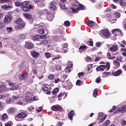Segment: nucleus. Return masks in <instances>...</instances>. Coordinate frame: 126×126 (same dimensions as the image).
Listing matches in <instances>:
<instances>
[{"mask_svg": "<svg viewBox=\"0 0 126 126\" xmlns=\"http://www.w3.org/2000/svg\"><path fill=\"white\" fill-rule=\"evenodd\" d=\"M48 44V40H43L41 42H40L38 45L39 46H44V45H47Z\"/></svg>", "mask_w": 126, "mask_h": 126, "instance_id": "nucleus-30", "label": "nucleus"}, {"mask_svg": "<svg viewBox=\"0 0 126 126\" xmlns=\"http://www.w3.org/2000/svg\"><path fill=\"white\" fill-rule=\"evenodd\" d=\"M42 90L44 92H46V91H48V90H49V88H48L47 86H44L42 88Z\"/></svg>", "mask_w": 126, "mask_h": 126, "instance_id": "nucleus-49", "label": "nucleus"}, {"mask_svg": "<svg viewBox=\"0 0 126 126\" xmlns=\"http://www.w3.org/2000/svg\"><path fill=\"white\" fill-rule=\"evenodd\" d=\"M6 31H7V32H8V33H10L11 32H12V31H13V29H12V28H11V27H7L6 28Z\"/></svg>", "mask_w": 126, "mask_h": 126, "instance_id": "nucleus-32", "label": "nucleus"}, {"mask_svg": "<svg viewBox=\"0 0 126 126\" xmlns=\"http://www.w3.org/2000/svg\"><path fill=\"white\" fill-rule=\"evenodd\" d=\"M51 110L55 112H58V111H60V110H62V106L59 104H57L52 106Z\"/></svg>", "mask_w": 126, "mask_h": 126, "instance_id": "nucleus-10", "label": "nucleus"}, {"mask_svg": "<svg viewBox=\"0 0 126 126\" xmlns=\"http://www.w3.org/2000/svg\"><path fill=\"white\" fill-rule=\"evenodd\" d=\"M57 3L54 1H52L50 3L49 8L50 10H56L57 9Z\"/></svg>", "mask_w": 126, "mask_h": 126, "instance_id": "nucleus-11", "label": "nucleus"}, {"mask_svg": "<svg viewBox=\"0 0 126 126\" xmlns=\"http://www.w3.org/2000/svg\"><path fill=\"white\" fill-rule=\"evenodd\" d=\"M84 74V72H81L78 74V77H80V76H82Z\"/></svg>", "mask_w": 126, "mask_h": 126, "instance_id": "nucleus-60", "label": "nucleus"}, {"mask_svg": "<svg viewBox=\"0 0 126 126\" xmlns=\"http://www.w3.org/2000/svg\"><path fill=\"white\" fill-rule=\"evenodd\" d=\"M122 108L119 107L116 111H115L114 113H120V112H122Z\"/></svg>", "mask_w": 126, "mask_h": 126, "instance_id": "nucleus-61", "label": "nucleus"}, {"mask_svg": "<svg viewBox=\"0 0 126 126\" xmlns=\"http://www.w3.org/2000/svg\"><path fill=\"white\" fill-rule=\"evenodd\" d=\"M82 82H81V80H78L76 83V85H79L80 83H81Z\"/></svg>", "mask_w": 126, "mask_h": 126, "instance_id": "nucleus-63", "label": "nucleus"}, {"mask_svg": "<svg viewBox=\"0 0 126 126\" xmlns=\"http://www.w3.org/2000/svg\"><path fill=\"white\" fill-rule=\"evenodd\" d=\"M32 101H37V100H39V98H38V96H34L32 98Z\"/></svg>", "mask_w": 126, "mask_h": 126, "instance_id": "nucleus-52", "label": "nucleus"}, {"mask_svg": "<svg viewBox=\"0 0 126 126\" xmlns=\"http://www.w3.org/2000/svg\"><path fill=\"white\" fill-rule=\"evenodd\" d=\"M79 49L80 53H82V52H84L86 49H87V46L86 45H82L81 46Z\"/></svg>", "mask_w": 126, "mask_h": 126, "instance_id": "nucleus-22", "label": "nucleus"}, {"mask_svg": "<svg viewBox=\"0 0 126 126\" xmlns=\"http://www.w3.org/2000/svg\"><path fill=\"white\" fill-rule=\"evenodd\" d=\"M71 66H72V63H71V62H69L68 63V66L67 67V68H71Z\"/></svg>", "mask_w": 126, "mask_h": 126, "instance_id": "nucleus-56", "label": "nucleus"}, {"mask_svg": "<svg viewBox=\"0 0 126 126\" xmlns=\"http://www.w3.org/2000/svg\"><path fill=\"white\" fill-rule=\"evenodd\" d=\"M31 55L33 58H35V59L39 58L40 56V53L34 50L32 51Z\"/></svg>", "mask_w": 126, "mask_h": 126, "instance_id": "nucleus-13", "label": "nucleus"}, {"mask_svg": "<svg viewBox=\"0 0 126 126\" xmlns=\"http://www.w3.org/2000/svg\"><path fill=\"white\" fill-rule=\"evenodd\" d=\"M43 110V108L42 107H39L36 108L37 112H40L41 111Z\"/></svg>", "mask_w": 126, "mask_h": 126, "instance_id": "nucleus-53", "label": "nucleus"}, {"mask_svg": "<svg viewBox=\"0 0 126 126\" xmlns=\"http://www.w3.org/2000/svg\"><path fill=\"white\" fill-rule=\"evenodd\" d=\"M105 66H106V70H109V68H110V63L109 62H107L106 65Z\"/></svg>", "mask_w": 126, "mask_h": 126, "instance_id": "nucleus-51", "label": "nucleus"}, {"mask_svg": "<svg viewBox=\"0 0 126 126\" xmlns=\"http://www.w3.org/2000/svg\"><path fill=\"white\" fill-rule=\"evenodd\" d=\"M97 89H94V93H93V96L94 97V98H96L97 97Z\"/></svg>", "mask_w": 126, "mask_h": 126, "instance_id": "nucleus-43", "label": "nucleus"}, {"mask_svg": "<svg viewBox=\"0 0 126 126\" xmlns=\"http://www.w3.org/2000/svg\"><path fill=\"white\" fill-rule=\"evenodd\" d=\"M86 62H91L92 59L91 58H90V57H87L86 59Z\"/></svg>", "mask_w": 126, "mask_h": 126, "instance_id": "nucleus-58", "label": "nucleus"}, {"mask_svg": "<svg viewBox=\"0 0 126 126\" xmlns=\"http://www.w3.org/2000/svg\"><path fill=\"white\" fill-rule=\"evenodd\" d=\"M49 79H50V80H53V79H55V75H50L48 76Z\"/></svg>", "mask_w": 126, "mask_h": 126, "instance_id": "nucleus-48", "label": "nucleus"}, {"mask_svg": "<svg viewBox=\"0 0 126 126\" xmlns=\"http://www.w3.org/2000/svg\"><path fill=\"white\" fill-rule=\"evenodd\" d=\"M22 9L25 12H28L30 11L32 8V6L29 4V1H25L22 3Z\"/></svg>", "mask_w": 126, "mask_h": 126, "instance_id": "nucleus-3", "label": "nucleus"}, {"mask_svg": "<svg viewBox=\"0 0 126 126\" xmlns=\"http://www.w3.org/2000/svg\"><path fill=\"white\" fill-rule=\"evenodd\" d=\"M112 34H114L115 36H120V37H123V32L119 29H114L112 31Z\"/></svg>", "mask_w": 126, "mask_h": 126, "instance_id": "nucleus-6", "label": "nucleus"}, {"mask_svg": "<svg viewBox=\"0 0 126 126\" xmlns=\"http://www.w3.org/2000/svg\"><path fill=\"white\" fill-rule=\"evenodd\" d=\"M34 26H38V27H42L44 28L45 27V25L44 24H39V25H35Z\"/></svg>", "mask_w": 126, "mask_h": 126, "instance_id": "nucleus-50", "label": "nucleus"}, {"mask_svg": "<svg viewBox=\"0 0 126 126\" xmlns=\"http://www.w3.org/2000/svg\"><path fill=\"white\" fill-rule=\"evenodd\" d=\"M74 110L71 111L69 113H68V118L70 119V120H73V116H74Z\"/></svg>", "mask_w": 126, "mask_h": 126, "instance_id": "nucleus-18", "label": "nucleus"}, {"mask_svg": "<svg viewBox=\"0 0 126 126\" xmlns=\"http://www.w3.org/2000/svg\"><path fill=\"white\" fill-rule=\"evenodd\" d=\"M119 2L120 3V5L121 6H125L126 4V0H121L119 1Z\"/></svg>", "mask_w": 126, "mask_h": 126, "instance_id": "nucleus-31", "label": "nucleus"}, {"mask_svg": "<svg viewBox=\"0 0 126 126\" xmlns=\"http://www.w3.org/2000/svg\"><path fill=\"white\" fill-rule=\"evenodd\" d=\"M15 6H17V7L20 6V5L21 6H22V3H21V2H19V1L16 2L15 3Z\"/></svg>", "mask_w": 126, "mask_h": 126, "instance_id": "nucleus-41", "label": "nucleus"}, {"mask_svg": "<svg viewBox=\"0 0 126 126\" xmlns=\"http://www.w3.org/2000/svg\"><path fill=\"white\" fill-rule=\"evenodd\" d=\"M27 76H25L23 74L21 75V76H20V78L21 79H22V80H26L27 79Z\"/></svg>", "mask_w": 126, "mask_h": 126, "instance_id": "nucleus-38", "label": "nucleus"}, {"mask_svg": "<svg viewBox=\"0 0 126 126\" xmlns=\"http://www.w3.org/2000/svg\"><path fill=\"white\" fill-rule=\"evenodd\" d=\"M54 40L57 42H61V41H63V37L59 36H55L54 37Z\"/></svg>", "mask_w": 126, "mask_h": 126, "instance_id": "nucleus-26", "label": "nucleus"}, {"mask_svg": "<svg viewBox=\"0 0 126 126\" xmlns=\"http://www.w3.org/2000/svg\"><path fill=\"white\" fill-rule=\"evenodd\" d=\"M102 34L106 38H110L111 36V33H110V31L109 30H103L102 31Z\"/></svg>", "mask_w": 126, "mask_h": 126, "instance_id": "nucleus-9", "label": "nucleus"}, {"mask_svg": "<svg viewBox=\"0 0 126 126\" xmlns=\"http://www.w3.org/2000/svg\"><path fill=\"white\" fill-rule=\"evenodd\" d=\"M85 8V7L84 5L81 4H80L79 6L72 4L71 7V9H72V11L73 13H78V12H79V9L80 10H84Z\"/></svg>", "mask_w": 126, "mask_h": 126, "instance_id": "nucleus-2", "label": "nucleus"}, {"mask_svg": "<svg viewBox=\"0 0 126 126\" xmlns=\"http://www.w3.org/2000/svg\"><path fill=\"white\" fill-rule=\"evenodd\" d=\"M64 25L66 27H69L70 26V22L68 21H66L64 22Z\"/></svg>", "mask_w": 126, "mask_h": 126, "instance_id": "nucleus-34", "label": "nucleus"}, {"mask_svg": "<svg viewBox=\"0 0 126 126\" xmlns=\"http://www.w3.org/2000/svg\"><path fill=\"white\" fill-rule=\"evenodd\" d=\"M121 50L124 52V53H122L123 56L126 57V49H125L124 48H122L121 49Z\"/></svg>", "mask_w": 126, "mask_h": 126, "instance_id": "nucleus-46", "label": "nucleus"}, {"mask_svg": "<svg viewBox=\"0 0 126 126\" xmlns=\"http://www.w3.org/2000/svg\"><path fill=\"white\" fill-rule=\"evenodd\" d=\"M115 110H117V107L114 106L113 108L109 111V113H112V112H114Z\"/></svg>", "mask_w": 126, "mask_h": 126, "instance_id": "nucleus-54", "label": "nucleus"}, {"mask_svg": "<svg viewBox=\"0 0 126 126\" xmlns=\"http://www.w3.org/2000/svg\"><path fill=\"white\" fill-rule=\"evenodd\" d=\"M25 47L26 49H32V48L34 47V44L31 42H27L26 43Z\"/></svg>", "mask_w": 126, "mask_h": 126, "instance_id": "nucleus-16", "label": "nucleus"}, {"mask_svg": "<svg viewBox=\"0 0 126 126\" xmlns=\"http://www.w3.org/2000/svg\"><path fill=\"white\" fill-rule=\"evenodd\" d=\"M25 100L27 103H31V100H32V97L30 96H26Z\"/></svg>", "mask_w": 126, "mask_h": 126, "instance_id": "nucleus-25", "label": "nucleus"}, {"mask_svg": "<svg viewBox=\"0 0 126 126\" xmlns=\"http://www.w3.org/2000/svg\"><path fill=\"white\" fill-rule=\"evenodd\" d=\"M115 17H116V18H119V17H121V14L120 13L118 12H116L114 14Z\"/></svg>", "mask_w": 126, "mask_h": 126, "instance_id": "nucleus-47", "label": "nucleus"}, {"mask_svg": "<svg viewBox=\"0 0 126 126\" xmlns=\"http://www.w3.org/2000/svg\"><path fill=\"white\" fill-rule=\"evenodd\" d=\"M113 63L114 65H116V66H118V67L121 65V64L120 63V62H119V61L118 60H114Z\"/></svg>", "mask_w": 126, "mask_h": 126, "instance_id": "nucleus-29", "label": "nucleus"}, {"mask_svg": "<svg viewBox=\"0 0 126 126\" xmlns=\"http://www.w3.org/2000/svg\"><path fill=\"white\" fill-rule=\"evenodd\" d=\"M7 83H8L9 86H11V87L9 88L10 90H16V89H18L19 88V86H18L17 84L12 83L9 81H7Z\"/></svg>", "mask_w": 126, "mask_h": 126, "instance_id": "nucleus-4", "label": "nucleus"}, {"mask_svg": "<svg viewBox=\"0 0 126 126\" xmlns=\"http://www.w3.org/2000/svg\"><path fill=\"white\" fill-rule=\"evenodd\" d=\"M105 69H106V65H100V66L97 67L96 69L97 71H100V70L103 71Z\"/></svg>", "mask_w": 126, "mask_h": 126, "instance_id": "nucleus-17", "label": "nucleus"}, {"mask_svg": "<svg viewBox=\"0 0 126 126\" xmlns=\"http://www.w3.org/2000/svg\"><path fill=\"white\" fill-rule=\"evenodd\" d=\"M3 110V106L2 105V103L0 102V111H2Z\"/></svg>", "mask_w": 126, "mask_h": 126, "instance_id": "nucleus-59", "label": "nucleus"}, {"mask_svg": "<svg viewBox=\"0 0 126 126\" xmlns=\"http://www.w3.org/2000/svg\"><path fill=\"white\" fill-rule=\"evenodd\" d=\"M59 92V89L58 88H56L52 91V93L53 95H55L56 93H58Z\"/></svg>", "mask_w": 126, "mask_h": 126, "instance_id": "nucleus-44", "label": "nucleus"}, {"mask_svg": "<svg viewBox=\"0 0 126 126\" xmlns=\"http://www.w3.org/2000/svg\"><path fill=\"white\" fill-rule=\"evenodd\" d=\"M47 38V35L46 34H37L33 37V41H38V39H45Z\"/></svg>", "mask_w": 126, "mask_h": 126, "instance_id": "nucleus-7", "label": "nucleus"}, {"mask_svg": "<svg viewBox=\"0 0 126 126\" xmlns=\"http://www.w3.org/2000/svg\"><path fill=\"white\" fill-rule=\"evenodd\" d=\"M27 110L29 111V112H33L34 111V106H31L30 107L28 108Z\"/></svg>", "mask_w": 126, "mask_h": 126, "instance_id": "nucleus-40", "label": "nucleus"}, {"mask_svg": "<svg viewBox=\"0 0 126 126\" xmlns=\"http://www.w3.org/2000/svg\"><path fill=\"white\" fill-rule=\"evenodd\" d=\"M11 21H12V16H11V15L8 14V15H6L5 16L3 20V23H4V24H8L9 23H10Z\"/></svg>", "mask_w": 126, "mask_h": 126, "instance_id": "nucleus-5", "label": "nucleus"}, {"mask_svg": "<svg viewBox=\"0 0 126 126\" xmlns=\"http://www.w3.org/2000/svg\"><path fill=\"white\" fill-rule=\"evenodd\" d=\"M96 45L97 47H98L99 48H100V47H101V46H102V43L100 42H97L96 43Z\"/></svg>", "mask_w": 126, "mask_h": 126, "instance_id": "nucleus-55", "label": "nucleus"}, {"mask_svg": "<svg viewBox=\"0 0 126 126\" xmlns=\"http://www.w3.org/2000/svg\"><path fill=\"white\" fill-rule=\"evenodd\" d=\"M61 80H62V78H61V77H58L57 78V77H56L55 79V83H59V82H60V81H61Z\"/></svg>", "mask_w": 126, "mask_h": 126, "instance_id": "nucleus-39", "label": "nucleus"}, {"mask_svg": "<svg viewBox=\"0 0 126 126\" xmlns=\"http://www.w3.org/2000/svg\"><path fill=\"white\" fill-rule=\"evenodd\" d=\"M16 104L17 105H21V106H25V105H26V103L22 98L19 99L18 101L16 102Z\"/></svg>", "mask_w": 126, "mask_h": 126, "instance_id": "nucleus-14", "label": "nucleus"}, {"mask_svg": "<svg viewBox=\"0 0 126 126\" xmlns=\"http://www.w3.org/2000/svg\"><path fill=\"white\" fill-rule=\"evenodd\" d=\"M39 34H45V30L44 29H40L38 30Z\"/></svg>", "mask_w": 126, "mask_h": 126, "instance_id": "nucleus-37", "label": "nucleus"}, {"mask_svg": "<svg viewBox=\"0 0 126 126\" xmlns=\"http://www.w3.org/2000/svg\"><path fill=\"white\" fill-rule=\"evenodd\" d=\"M15 112V108L14 107H10L7 110V113L8 114H13Z\"/></svg>", "mask_w": 126, "mask_h": 126, "instance_id": "nucleus-21", "label": "nucleus"}, {"mask_svg": "<svg viewBox=\"0 0 126 126\" xmlns=\"http://www.w3.org/2000/svg\"><path fill=\"white\" fill-rule=\"evenodd\" d=\"M33 2L34 3H37L40 6H45V0H32Z\"/></svg>", "mask_w": 126, "mask_h": 126, "instance_id": "nucleus-8", "label": "nucleus"}, {"mask_svg": "<svg viewBox=\"0 0 126 126\" xmlns=\"http://www.w3.org/2000/svg\"><path fill=\"white\" fill-rule=\"evenodd\" d=\"M104 125H105V126H109L110 125V121L109 120H107L105 122Z\"/></svg>", "mask_w": 126, "mask_h": 126, "instance_id": "nucleus-62", "label": "nucleus"}, {"mask_svg": "<svg viewBox=\"0 0 126 126\" xmlns=\"http://www.w3.org/2000/svg\"><path fill=\"white\" fill-rule=\"evenodd\" d=\"M1 8H2V9H5L6 10H9L13 8V6H12V5H7L6 4H5L1 5Z\"/></svg>", "mask_w": 126, "mask_h": 126, "instance_id": "nucleus-12", "label": "nucleus"}, {"mask_svg": "<svg viewBox=\"0 0 126 126\" xmlns=\"http://www.w3.org/2000/svg\"><path fill=\"white\" fill-rule=\"evenodd\" d=\"M27 117L26 113L21 112L17 115V118H20L21 119H24Z\"/></svg>", "mask_w": 126, "mask_h": 126, "instance_id": "nucleus-15", "label": "nucleus"}, {"mask_svg": "<svg viewBox=\"0 0 126 126\" xmlns=\"http://www.w3.org/2000/svg\"><path fill=\"white\" fill-rule=\"evenodd\" d=\"M121 124L122 126H126V121L125 120H122Z\"/></svg>", "mask_w": 126, "mask_h": 126, "instance_id": "nucleus-57", "label": "nucleus"}, {"mask_svg": "<svg viewBox=\"0 0 126 126\" xmlns=\"http://www.w3.org/2000/svg\"><path fill=\"white\" fill-rule=\"evenodd\" d=\"M126 105H124V106H123L121 108V110H122V111H124V112H125V111H126Z\"/></svg>", "mask_w": 126, "mask_h": 126, "instance_id": "nucleus-64", "label": "nucleus"}, {"mask_svg": "<svg viewBox=\"0 0 126 126\" xmlns=\"http://www.w3.org/2000/svg\"><path fill=\"white\" fill-rule=\"evenodd\" d=\"M4 91H6V87L3 85L0 84V93H2Z\"/></svg>", "mask_w": 126, "mask_h": 126, "instance_id": "nucleus-20", "label": "nucleus"}, {"mask_svg": "<svg viewBox=\"0 0 126 126\" xmlns=\"http://www.w3.org/2000/svg\"><path fill=\"white\" fill-rule=\"evenodd\" d=\"M25 26V24L24 23H21L19 25H18L15 26V29H20L22 30V29H23Z\"/></svg>", "mask_w": 126, "mask_h": 126, "instance_id": "nucleus-19", "label": "nucleus"}, {"mask_svg": "<svg viewBox=\"0 0 126 126\" xmlns=\"http://www.w3.org/2000/svg\"><path fill=\"white\" fill-rule=\"evenodd\" d=\"M45 56L47 59H49V58L51 57V54L48 52H46L45 53Z\"/></svg>", "mask_w": 126, "mask_h": 126, "instance_id": "nucleus-45", "label": "nucleus"}, {"mask_svg": "<svg viewBox=\"0 0 126 126\" xmlns=\"http://www.w3.org/2000/svg\"><path fill=\"white\" fill-rule=\"evenodd\" d=\"M87 25L89 26V27L92 28L94 26V22H93V21H89L87 24Z\"/></svg>", "mask_w": 126, "mask_h": 126, "instance_id": "nucleus-27", "label": "nucleus"}, {"mask_svg": "<svg viewBox=\"0 0 126 126\" xmlns=\"http://www.w3.org/2000/svg\"><path fill=\"white\" fill-rule=\"evenodd\" d=\"M12 97L15 100H17V99H19V98H21L20 95L19 94H13Z\"/></svg>", "mask_w": 126, "mask_h": 126, "instance_id": "nucleus-35", "label": "nucleus"}, {"mask_svg": "<svg viewBox=\"0 0 126 126\" xmlns=\"http://www.w3.org/2000/svg\"><path fill=\"white\" fill-rule=\"evenodd\" d=\"M24 17H26V18H27V19H31V18L32 16L30 14H28L27 13H25L24 14Z\"/></svg>", "mask_w": 126, "mask_h": 126, "instance_id": "nucleus-33", "label": "nucleus"}, {"mask_svg": "<svg viewBox=\"0 0 126 126\" xmlns=\"http://www.w3.org/2000/svg\"><path fill=\"white\" fill-rule=\"evenodd\" d=\"M110 50L111 51V52H116V51L118 50V46L113 45L110 48Z\"/></svg>", "mask_w": 126, "mask_h": 126, "instance_id": "nucleus-24", "label": "nucleus"}, {"mask_svg": "<svg viewBox=\"0 0 126 126\" xmlns=\"http://www.w3.org/2000/svg\"><path fill=\"white\" fill-rule=\"evenodd\" d=\"M15 23L16 24H19L21 23V18H17L15 20Z\"/></svg>", "mask_w": 126, "mask_h": 126, "instance_id": "nucleus-42", "label": "nucleus"}, {"mask_svg": "<svg viewBox=\"0 0 126 126\" xmlns=\"http://www.w3.org/2000/svg\"><path fill=\"white\" fill-rule=\"evenodd\" d=\"M122 73V70H118L116 72H114L113 73V75L115 76H119L120 74Z\"/></svg>", "mask_w": 126, "mask_h": 126, "instance_id": "nucleus-28", "label": "nucleus"}, {"mask_svg": "<svg viewBox=\"0 0 126 126\" xmlns=\"http://www.w3.org/2000/svg\"><path fill=\"white\" fill-rule=\"evenodd\" d=\"M40 15H45L49 21H52L55 17L54 14L51 13L48 9H45L43 11H40L39 12Z\"/></svg>", "mask_w": 126, "mask_h": 126, "instance_id": "nucleus-1", "label": "nucleus"}, {"mask_svg": "<svg viewBox=\"0 0 126 126\" xmlns=\"http://www.w3.org/2000/svg\"><path fill=\"white\" fill-rule=\"evenodd\" d=\"M8 2L12 3V0H0V3H2V4L8 3Z\"/></svg>", "mask_w": 126, "mask_h": 126, "instance_id": "nucleus-23", "label": "nucleus"}, {"mask_svg": "<svg viewBox=\"0 0 126 126\" xmlns=\"http://www.w3.org/2000/svg\"><path fill=\"white\" fill-rule=\"evenodd\" d=\"M19 39L21 40H24V39H26V35L23 34L19 36Z\"/></svg>", "mask_w": 126, "mask_h": 126, "instance_id": "nucleus-36", "label": "nucleus"}]
</instances>
